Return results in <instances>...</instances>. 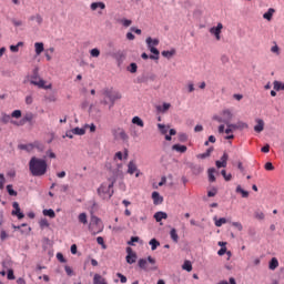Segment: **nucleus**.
<instances>
[{
  "label": "nucleus",
  "mask_w": 284,
  "mask_h": 284,
  "mask_svg": "<svg viewBox=\"0 0 284 284\" xmlns=\"http://www.w3.org/2000/svg\"><path fill=\"white\" fill-rule=\"evenodd\" d=\"M29 172L33 176H45L48 173V162L43 159L32 156L29 161Z\"/></svg>",
  "instance_id": "1"
},
{
  "label": "nucleus",
  "mask_w": 284,
  "mask_h": 284,
  "mask_svg": "<svg viewBox=\"0 0 284 284\" xmlns=\"http://www.w3.org/2000/svg\"><path fill=\"white\" fill-rule=\"evenodd\" d=\"M114 178L109 179V183H102L101 186L98 189V194L101 196V199L110 201L112 199V195L114 194Z\"/></svg>",
  "instance_id": "2"
},
{
  "label": "nucleus",
  "mask_w": 284,
  "mask_h": 284,
  "mask_svg": "<svg viewBox=\"0 0 284 284\" xmlns=\"http://www.w3.org/2000/svg\"><path fill=\"white\" fill-rule=\"evenodd\" d=\"M101 92H102V97H105V99H109L110 110L114 108V103H116V101L121 100V93L119 91H114L113 88H104Z\"/></svg>",
  "instance_id": "3"
},
{
  "label": "nucleus",
  "mask_w": 284,
  "mask_h": 284,
  "mask_svg": "<svg viewBox=\"0 0 284 284\" xmlns=\"http://www.w3.org/2000/svg\"><path fill=\"white\" fill-rule=\"evenodd\" d=\"M148 262L151 265H156V260L152 256H148V260H145V258H140L139 260L138 265H139L140 270H144V272L155 271L156 266L149 267Z\"/></svg>",
  "instance_id": "4"
},
{
  "label": "nucleus",
  "mask_w": 284,
  "mask_h": 284,
  "mask_svg": "<svg viewBox=\"0 0 284 284\" xmlns=\"http://www.w3.org/2000/svg\"><path fill=\"white\" fill-rule=\"evenodd\" d=\"M37 79H39V72L34 71L33 74L31 75V80H30L31 85H37L42 90H52V84L45 85L44 80L40 79L38 81Z\"/></svg>",
  "instance_id": "5"
},
{
  "label": "nucleus",
  "mask_w": 284,
  "mask_h": 284,
  "mask_svg": "<svg viewBox=\"0 0 284 284\" xmlns=\"http://www.w3.org/2000/svg\"><path fill=\"white\" fill-rule=\"evenodd\" d=\"M33 119H34V114L32 112H28L23 115V118L19 122L11 120V123L12 125H26V123H32Z\"/></svg>",
  "instance_id": "6"
},
{
  "label": "nucleus",
  "mask_w": 284,
  "mask_h": 284,
  "mask_svg": "<svg viewBox=\"0 0 284 284\" xmlns=\"http://www.w3.org/2000/svg\"><path fill=\"white\" fill-rule=\"evenodd\" d=\"M146 45L150 50V52H152V54L150 55V59L154 60V61H159V54H161V52H159V49L152 47V38H146Z\"/></svg>",
  "instance_id": "7"
},
{
  "label": "nucleus",
  "mask_w": 284,
  "mask_h": 284,
  "mask_svg": "<svg viewBox=\"0 0 284 284\" xmlns=\"http://www.w3.org/2000/svg\"><path fill=\"white\" fill-rule=\"evenodd\" d=\"M223 114H227V118H221L219 115L213 116L214 121H217L219 123H225L227 125L230 121H232V112L230 110H224Z\"/></svg>",
  "instance_id": "8"
},
{
  "label": "nucleus",
  "mask_w": 284,
  "mask_h": 284,
  "mask_svg": "<svg viewBox=\"0 0 284 284\" xmlns=\"http://www.w3.org/2000/svg\"><path fill=\"white\" fill-rule=\"evenodd\" d=\"M223 30V23H217L216 27L210 29L211 34H214L216 41H221V31Z\"/></svg>",
  "instance_id": "9"
},
{
  "label": "nucleus",
  "mask_w": 284,
  "mask_h": 284,
  "mask_svg": "<svg viewBox=\"0 0 284 284\" xmlns=\"http://www.w3.org/2000/svg\"><path fill=\"white\" fill-rule=\"evenodd\" d=\"M12 207H13L12 216H17L19 219V221H21V219H24L26 215L21 212L19 202H13Z\"/></svg>",
  "instance_id": "10"
},
{
  "label": "nucleus",
  "mask_w": 284,
  "mask_h": 284,
  "mask_svg": "<svg viewBox=\"0 0 284 284\" xmlns=\"http://www.w3.org/2000/svg\"><path fill=\"white\" fill-rule=\"evenodd\" d=\"M126 263H129V265L136 263V254L132 251V247H126Z\"/></svg>",
  "instance_id": "11"
},
{
  "label": "nucleus",
  "mask_w": 284,
  "mask_h": 284,
  "mask_svg": "<svg viewBox=\"0 0 284 284\" xmlns=\"http://www.w3.org/2000/svg\"><path fill=\"white\" fill-rule=\"evenodd\" d=\"M112 133L115 139H121L122 141H128L129 139L128 133L123 129L113 130Z\"/></svg>",
  "instance_id": "12"
},
{
  "label": "nucleus",
  "mask_w": 284,
  "mask_h": 284,
  "mask_svg": "<svg viewBox=\"0 0 284 284\" xmlns=\"http://www.w3.org/2000/svg\"><path fill=\"white\" fill-rule=\"evenodd\" d=\"M134 172H139V168L134 161H130L128 164V174H134Z\"/></svg>",
  "instance_id": "13"
},
{
  "label": "nucleus",
  "mask_w": 284,
  "mask_h": 284,
  "mask_svg": "<svg viewBox=\"0 0 284 284\" xmlns=\"http://www.w3.org/2000/svg\"><path fill=\"white\" fill-rule=\"evenodd\" d=\"M34 48L37 57L41 55V53L45 50L43 42H36Z\"/></svg>",
  "instance_id": "14"
},
{
  "label": "nucleus",
  "mask_w": 284,
  "mask_h": 284,
  "mask_svg": "<svg viewBox=\"0 0 284 284\" xmlns=\"http://www.w3.org/2000/svg\"><path fill=\"white\" fill-rule=\"evenodd\" d=\"M172 150H174L175 152H180L181 154H185V152H187V146L181 145V144H174L172 146Z\"/></svg>",
  "instance_id": "15"
},
{
  "label": "nucleus",
  "mask_w": 284,
  "mask_h": 284,
  "mask_svg": "<svg viewBox=\"0 0 284 284\" xmlns=\"http://www.w3.org/2000/svg\"><path fill=\"white\" fill-rule=\"evenodd\" d=\"M154 219H155L156 223H161L163 219H168V213L161 212V211L156 212L154 214Z\"/></svg>",
  "instance_id": "16"
},
{
  "label": "nucleus",
  "mask_w": 284,
  "mask_h": 284,
  "mask_svg": "<svg viewBox=\"0 0 284 284\" xmlns=\"http://www.w3.org/2000/svg\"><path fill=\"white\" fill-rule=\"evenodd\" d=\"M152 199H153L154 205H159V203H163V197H161V194H159V192L156 191L152 193Z\"/></svg>",
  "instance_id": "17"
},
{
  "label": "nucleus",
  "mask_w": 284,
  "mask_h": 284,
  "mask_svg": "<svg viewBox=\"0 0 284 284\" xmlns=\"http://www.w3.org/2000/svg\"><path fill=\"white\" fill-rule=\"evenodd\" d=\"M254 130L257 133L263 132V130H265V122L263 120H257V124L254 126Z\"/></svg>",
  "instance_id": "18"
},
{
  "label": "nucleus",
  "mask_w": 284,
  "mask_h": 284,
  "mask_svg": "<svg viewBox=\"0 0 284 284\" xmlns=\"http://www.w3.org/2000/svg\"><path fill=\"white\" fill-rule=\"evenodd\" d=\"M274 12H276V10H274V8H270L267 12L263 14V18L266 19V21H272V17H274Z\"/></svg>",
  "instance_id": "19"
},
{
  "label": "nucleus",
  "mask_w": 284,
  "mask_h": 284,
  "mask_svg": "<svg viewBox=\"0 0 284 284\" xmlns=\"http://www.w3.org/2000/svg\"><path fill=\"white\" fill-rule=\"evenodd\" d=\"M235 192H236L237 194H242V199H247V197L250 196V192L243 190V187H241V185H237V186H236Z\"/></svg>",
  "instance_id": "20"
},
{
  "label": "nucleus",
  "mask_w": 284,
  "mask_h": 284,
  "mask_svg": "<svg viewBox=\"0 0 284 284\" xmlns=\"http://www.w3.org/2000/svg\"><path fill=\"white\" fill-rule=\"evenodd\" d=\"M93 284H108V282H105V278L100 274H95L93 277Z\"/></svg>",
  "instance_id": "21"
},
{
  "label": "nucleus",
  "mask_w": 284,
  "mask_h": 284,
  "mask_svg": "<svg viewBox=\"0 0 284 284\" xmlns=\"http://www.w3.org/2000/svg\"><path fill=\"white\" fill-rule=\"evenodd\" d=\"M43 216H49V219H54L57 216V213H54V210L52 209H45L42 211Z\"/></svg>",
  "instance_id": "22"
},
{
  "label": "nucleus",
  "mask_w": 284,
  "mask_h": 284,
  "mask_svg": "<svg viewBox=\"0 0 284 284\" xmlns=\"http://www.w3.org/2000/svg\"><path fill=\"white\" fill-rule=\"evenodd\" d=\"M18 148H19V150H24L26 152H32V150H34L32 143L19 144Z\"/></svg>",
  "instance_id": "23"
},
{
  "label": "nucleus",
  "mask_w": 284,
  "mask_h": 284,
  "mask_svg": "<svg viewBox=\"0 0 284 284\" xmlns=\"http://www.w3.org/2000/svg\"><path fill=\"white\" fill-rule=\"evenodd\" d=\"M98 8H100V10H105V3L103 2H92L91 3V10H97Z\"/></svg>",
  "instance_id": "24"
},
{
  "label": "nucleus",
  "mask_w": 284,
  "mask_h": 284,
  "mask_svg": "<svg viewBox=\"0 0 284 284\" xmlns=\"http://www.w3.org/2000/svg\"><path fill=\"white\" fill-rule=\"evenodd\" d=\"M132 123H133V125H138L139 128H144L145 126V123L139 116H134L132 119Z\"/></svg>",
  "instance_id": "25"
},
{
  "label": "nucleus",
  "mask_w": 284,
  "mask_h": 284,
  "mask_svg": "<svg viewBox=\"0 0 284 284\" xmlns=\"http://www.w3.org/2000/svg\"><path fill=\"white\" fill-rule=\"evenodd\" d=\"M170 236H171L173 243H179V233H176V229H172L170 231Z\"/></svg>",
  "instance_id": "26"
},
{
  "label": "nucleus",
  "mask_w": 284,
  "mask_h": 284,
  "mask_svg": "<svg viewBox=\"0 0 284 284\" xmlns=\"http://www.w3.org/2000/svg\"><path fill=\"white\" fill-rule=\"evenodd\" d=\"M214 174H216V169H209L210 183H214V181H216V178L214 176Z\"/></svg>",
  "instance_id": "27"
},
{
  "label": "nucleus",
  "mask_w": 284,
  "mask_h": 284,
  "mask_svg": "<svg viewBox=\"0 0 284 284\" xmlns=\"http://www.w3.org/2000/svg\"><path fill=\"white\" fill-rule=\"evenodd\" d=\"M176 54V50L172 49L171 51H162V57H165V59H172Z\"/></svg>",
  "instance_id": "28"
},
{
  "label": "nucleus",
  "mask_w": 284,
  "mask_h": 284,
  "mask_svg": "<svg viewBox=\"0 0 284 284\" xmlns=\"http://www.w3.org/2000/svg\"><path fill=\"white\" fill-rule=\"evenodd\" d=\"M270 270H276L278 267V260L276 257H273L268 263Z\"/></svg>",
  "instance_id": "29"
},
{
  "label": "nucleus",
  "mask_w": 284,
  "mask_h": 284,
  "mask_svg": "<svg viewBox=\"0 0 284 284\" xmlns=\"http://www.w3.org/2000/svg\"><path fill=\"white\" fill-rule=\"evenodd\" d=\"M71 132L72 134H77L78 136H83V134H85V129L77 126Z\"/></svg>",
  "instance_id": "30"
},
{
  "label": "nucleus",
  "mask_w": 284,
  "mask_h": 284,
  "mask_svg": "<svg viewBox=\"0 0 284 284\" xmlns=\"http://www.w3.org/2000/svg\"><path fill=\"white\" fill-rule=\"evenodd\" d=\"M149 245H151V250L154 252V250H156V247H159V245H161V243L156 239H152L149 242Z\"/></svg>",
  "instance_id": "31"
},
{
  "label": "nucleus",
  "mask_w": 284,
  "mask_h": 284,
  "mask_svg": "<svg viewBox=\"0 0 284 284\" xmlns=\"http://www.w3.org/2000/svg\"><path fill=\"white\" fill-rule=\"evenodd\" d=\"M254 219H256L257 221H263L265 219V213L261 211H255Z\"/></svg>",
  "instance_id": "32"
},
{
  "label": "nucleus",
  "mask_w": 284,
  "mask_h": 284,
  "mask_svg": "<svg viewBox=\"0 0 284 284\" xmlns=\"http://www.w3.org/2000/svg\"><path fill=\"white\" fill-rule=\"evenodd\" d=\"M170 108H172V104H170V103H163L162 108L159 106L158 110H159V112L165 113V112H168V110H170Z\"/></svg>",
  "instance_id": "33"
},
{
  "label": "nucleus",
  "mask_w": 284,
  "mask_h": 284,
  "mask_svg": "<svg viewBox=\"0 0 284 284\" xmlns=\"http://www.w3.org/2000/svg\"><path fill=\"white\" fill-rule=\"evenodd\" d=\"M34 19H36V21H37V23H38L39 26H41V24L43 23V18L41 17V14L32 16V17L30 18V21H34Z\"/></svg>",
  "instance_id": "34"
},
{
  "label": "nucleus",
  "mask_w": 284,
  "mask_h": 284,
  "mask_svg": "<svg viewBox=\"0 0 284 284\" xmlns=\"http://www.w3.org/2000/svg\"><path fill=\"white\" fill-rule=\"evenodd\" d=\"M182 270H185L186 272H192V262L185 261L182 265Z\"/></svg>",
  "instance_id": "35"
},
{
  "label": "nucleus",
  "mask_w": 284,
  "mask_h": 284,
  "mask_svg": "<svg viewBox=\"0 0 284 284\" xmlns=\"http://www.w3.org/2000/svg\"><path fill=\"white\" fill-rule=\"evenodd\" d=\"M78 219L83 225L88 224V215L85 213H81Z\"/></svg>",
  "instance_id": "36"
},
{
  "label": "nucleus",
  "mask_w": 284,
  "mask_h": 284,
  "mask_svg": "<svg viewBox=\"0 0 284 284\" xmlns=\"http://www.w3.org/2000/svg\"><path fill=\"white\" fill-rule=\"evenodd\" d=\"M7 192H8L9 196H17V191H14V189H12V184L7 185Z\"/></svg>",
  "instance_id": "37"
},
{
  "label": "nucleus",
  "mask_w": 284,
  "mask_h": 284,
  "mask_svg": "<svg viewBox=\"0 0 284 284\" xmlns=\"http://www.w3.org/2000/svg\"><path fill=\"white\" fill-rule=\"evenodd\" d=\"M225 223H227V219L221 217L220 220L215 221V226L221 227L222 225H225Z\"/></svg>",
  "instance_id": "38"
},
{
  "label": "nucleus",
  "mask_w": 284,
  "mask_h": 284,
  "mask_svg": "<svg viewBox=\"0 0 284 284\" xmlns=\"http://www.w3.org/2000/svg\"><path fill=\"white\" fill-rule=\"evenodd\" d=\"M97 243H98V245H102V250H106L108 248V246L105 245V240H103V237L98 236L97 237Z\"/></svg>",
  "instance_id": "39"
},
{
  "label": "nucleus",
  "mask_w": 284,
  "mask_h": 284,
  "mask_svg": "<svg viewBox=\"0 0 284 284\" xmlns=\"http://www.w3.org/2000/svg\"><path fill=\"white\" fill-rule=\"evenodd\" d=\"M21 45H23V42H18V44H12V45H10V50L12 51V52H19V48H21Z\"/></svg>",
  "instance_id": "40"
},
{
  "label": "nucleus",
  "mask_w": 284,
  "mask_h": 284,
  "mask_svg": "<svg viewBox=\"0 0 284 284\" xmlns=\"http://www.w3.org/2000/svg\"><path fill=\"white\" fill-rule=\"evenodd\" d=\"M138 69H139V67H138L136 63H134V62H132V63L129 65V72H131V74H134Z\"/></svg>",
  "instance_id": "41"
},
{
  "label": "nucleus",
  "mask_w": 284,
  "mask_h": 284,
  "mask_svg": "<svg viewBox=\"0 0 284 284\" xmlns=\"http://www.w3.org/2000/svg\"><path fill=\"white\" fill-rule=\"evenodd\" d=\"M10 119H12V115H8L6 113L2 114L1 122L2 123H10Z\"/></svg>",
  "instance_id": "42"
},
{
  "label": "nucleus",
  "mask_w": 284,
  "mask_h": 284,
  "mask_svg": "<svg viewBox=\"0 0 284 284\" xmlns=\"http://www.w3.org/2000/svg\"><path fill=\"white\" fill-rule=\"evenodd\" d=\"M236 126H237V130H245L248 128L247 123L242 122V121L237 122Z\"/></svg>",
  "instance_id": "43"
},
{
  "label": "nucleus",
  "mask_w": 284,
  "mask_h": 284,
  "mask_svg": "<svg viewBox=\"0 0 284 284\" xmlns=\"http://www.w3.org/2000/svg\"><path fill=\"white\" fill-rule=\"evenodd\" d=\"M217 284H236V280L234 277H230L229 282L223 280L220 281Z\"/></svg>",
  "instance_id": "44"
},
{
  "label": "nucleus",
  "mask_w": 284,
  "mask_h": 284,
  "mask_svg": "<svg viewBox=\"0 0 284 284\" xmlns=\"http://www.w3.org/2000/svg\"><path fill=\"white\" fill-rule=\"evenodd\" d=\"M264 169L267 172H272V171H274V164H272V162H266L265 165H264Z\"/></svg>",
  "instance_id": "45"
},
{
  "label": "nucleus",
  "mask_w": 284,
  "mask_h": 284,
  "mask_svg": "<svg viewBox=\"0 0 284 284\" xmlns=\"http://www.w3.org/2000/svg\"><path fill=\"white\" fill-rule=\"evenodd\" d=\"M6 185V175L3 173H0V190H3Z\"/></svg>",
  "instance_id": "46"
},
{
  "label": "nucleus",
  "mask_w": 284,
  "mask_h": 284,
  "mask_svg": "<svg viewBox=\"0 0 284 284\" xmlns=\"http://www.w3.org/2000/svg\"><path fill=\"white\" fill-rule=\"evenodd\" d=\"M192 172L193 174H201V172H203V168L195 165L192 168Z\"/></svg>",
  "instance_id": "47"
},
{
  "label": "nucleus",
  "mask_w": 284,
  "mask_h": 284,
  "mask_svg": "<svg viewBox=\"0 0 284 284\" xmlns=\"http://www.w3.org/2000/svg\"><path fill=\"white\" fill-rule=\"evenodd\" d=\"M12 119H21V110H14L11 113Z\"/></svg>",
  "instance_id": "48"
},
{
  "label": "nucleus",
  "mask_w": 284,
  "mask_h": 284,
  "mask_svg": "<svg viewBox=\"0 0 284 284\" xmlns=\"http://www.w3.org/2000/svg\"><path fill=\"white\" fill-rule=\"evenodd\" d=\"M91 57L98 58L101 55V51L99 49H92L90 51Z\"/></svg>",
  "instance_id": "49"
},
{
  "label": "nucleus",
  "mask_w": 284,
  "mask_h": 284,
  "mask_svg": "<svg viewBox=\"0 0 284 284\" xmlns=\"http://www.w3.org/2000/svg\"><path fill=\"white\" fill-rule=\"evenodd\" d=\"M221 174H222V176H224L225 181H232V175H231V173L227 174V172H226L225 170H222V171H221Z\"/></svg>",
  "instance_id": "50"
},
{
  "label": "nucleus",
  "mask_w": 284,
  "mask_h": 284,
  "mask_svg": "<svg viewBox=\"0 0 284 284\" xmlns=\"http://www.w3.org/2000/svg\"><path fill=\"white\" fill-rule=\"evenodd\" d=\"M121 23H122V26H124V28H130V26H132V20L122 19Z\"/></svg>",
  "instance_id": "51"
},
{
  "label": "nucleus",
  "mask_w": 284,
  "mask_h": 284,
  "mask_svg": "<svg viewBox=\"0 0 284 284\" xmlns=\"http://www.w3.org/2000/svg\"><path fill=\"white\" fill-rule=\"evenodd\" d=\"M40 227H50V222H48V220L47 219H42L41 221H40Z\"/></svg>",
  "instance_id": "52"
},
{
  "label": "nucleus",
  "mask_w": 284,
  "mask_h": 284,
  "mask_svg": "<svg viewBox=\"0 0 284 284\" xmlns=\"http://www.w3.org/2000/svg\"><path fill=\"white\" fill-rule=\"evenodd\" d=\"M216 194H219V190L216 187H213L211 191L207 192L209 197L216 196Z\"/></svg>",
  "instance_id": "53"
},
{
  "label": "nucleus",
  "mask_w": 284,
  "mask_h": 284,
  "mask_svg": "<svg viewBox=\"0 0 284 284\" xmlns=\"http://www.w3.org/2000/svg\"><path fill=\"white\" fill-rule=\"evenodd\" d=\"M232 225L233 227H236L239 232H243V224H241V222H233Z\"/></svg>",
  "instance_id": "54"
},
{
  "label": "nucleus",
  "mask_w": 284,
  "mask_h": 284,
  "mask_svg": "<svg viewBox=\"0 0 284 284\" xmlns=\"http://www.w3.org/2000/svg\"><path fill=\"white\" fill-rule=\"evenodd\" d=\"M32 145H33V150H34V148H36L37 150H43V145H42L41 142H39V141H34V142L32 143Z\"/></svg>",
  "instance_id": "55"
},
{
  "label": "nucleus",
  "mask_w": 284,
  "mask_h": 284,
  "mask_svg": "<svg viewBox=\"0 0 284 284\" xmlns=\"http://www.w3.org/2000/svg\"><path fill=\"white\" fill-rule=\"evenodd\" d=\"M118 278H120L121 283H128V277L121 273H116Z\"/></svg>",
  "instance_id": "56"
},
{
  "label": "nucleus",
  "mask_w": 284,
  "mask_h": 284,
  "mask_svg": "<svg viewBox=\"0 0 284 284\" xmlns=\"http://www.w3.org/2000/svg\"><path fill=\"white\" fill-rule=\"evenodd\" d=\"M7 278L9 281H14V271L9 270L8 273H7Z\"/></svg>",
  "instance_id": "57"
},
{
  "label": "nucleus",
  "mask_w": 284,
  "mask_h": 284,
  "mask_svg": "<svg viewBox=\"0 0 284 284\" xmlns=\"http://www.w3.org/2000/svg\"><path fill=\"white\" fill-rule=\"evenodd\" d=\"M179 141H181L182 143H185V141H187V134L180 133L179 134Z\"/></svg>",
  "instance_id": "58"
},
{
  "label": "nucleus",
  "mask_w": 284,
  "mask_h": 284,
  "mask_svg": "<svg viewBox=\"0 0 284 284\" xmlns=\"http://www.w3.org/2000/svg\"><path fill=\"white\" fill-rule=\"evenodd\" d=\"M135 243H139V236H132L128 245H134Z\"/></svg>",
  "instance_id": "59"
},
{
  "label": "nucleus",
  "mask_w": 284,
  "mask_h": 284,
  "mask_svg": "<svg viewBox=\"0 0 284 284\" xmlns=\"http://www.w3.org/2000/svg\"><path fill=\"white\" fill-rule=\"evenodd\" d=\"M158 128L163 134H168V128L164 124H158Z\"/></svg>",
  "instance_id": "60"
},
{
  "label": "nucleus",
  "mask_w": 284,
  "mask_h": 284,
  "mask_svg": "<svg viewBox=\"0 0 284 284\" xmlns=\"http://www.w3.org/2000/svg\"><path fill=\"white\" fill-rule=\"evenodd\" d=\"M57 258L60 263H65L67 261L62 253H57Z\"/></svg>",
  "instance_id": "61"
},
{
  "label": "nucleus",
  "mask_w": 284,
  "mask_h": 284,
  "mask_svg": "<svg viewBox=\"0 0 284 284\" xmlns=\"http://www.w3.org/2000/svg\"><path fill=\"white\" fill-rule=\"evenodd\" d=\"M230 159V155H227V153H223L222 158H221V162L225 163L227 165V160Z\"/></svg>",
  "instance_id": "62"
},
{
  "label": "nucleus",
  "mask_w": 284,
  "mask_h": 284,
  "mask_svg": "<svg viewBox=\"0 0 284 284\" xmlns=\"http://www.w3.org/2000/svg\"><path fill=\"white\" fill-rule=\"evenodd\" d=\"M64 271L67 272L68 276H72V274H73L72 267L65 265Z\"/></svg>",
  "instance_id": "63"
},
{
  "label": "nucleus",
  "mask_w": 284,
  "mask_h": 284,
  "mask_svg": "<svg viewBox=\"0 0 284 284\" xmlns=\"http://www.w3.org/2000/svg\"><path fill=\"white\" fill-rule=\"evenodd\" d=\"M261 152H263L264 154H267V152H270V144H265L262 149Z\"/></svg>",
  "instance_id": "64"
}]
</instances>
